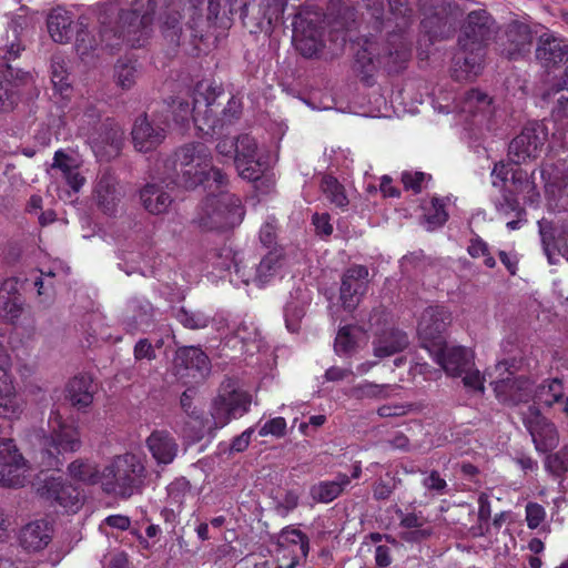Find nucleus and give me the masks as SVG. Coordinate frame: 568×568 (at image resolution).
<instances>
[{"mask_svg": "<svg viewBox=\"0 0 568 568\" xmlns=\"http://www.w3.org/2000/svg\"><path fill=\"white\" fill-rule=\"evenodd\" d=\"M497 212L504 216L507 217L511 213H515V215H525L524 210L519 206V203L507 195H504L500 201H498L496 204Z\"/></svg>", "mask_w": 568, "mask_h": 568, "instance_id": "0e129e2a", "label": "nucleus"}, {"mask_svg": "<svg viewBox=\"0 0 568 568\" xmlns=\"http://www.w3.org/2000/svg\"><path fill=\"white\" fill-rule=\"evenodd\" d=\"M511 183L514 191L518 194H525L530 201H534L538 194L535 192V184L529 180L528 173L519 168L514 169L511 173Z\"/></svg>", "mask_w": 568, "mask_h": 568, "instance_id": "3c124183", "label": "nucleus"}, {"mask_svg": "<svg viewBox=\"0 0 568 568\" xmlns=\"http://www.w3.org/2000/svg\"><path fill=\"white\" fill-rule=\"evenodd\" d=\"M244 214L237 196L221 192L205 199L200 207L197 223L206 230L232 229L242 223Z\"/></svg>", "mask_w": 568, "mask_h": 568, "instance_id": "6e6552de", "label": "nucleus"}, {"mask_svg": "<svg viewBox=\"0 0 568 568\" xmlns=\"http://www.w3.org/2000/svg\"><path fill=\"white\" fill-rule=\"evenodd\" d=\"M366 333L358 326L342 327L335 338V351L338 355L348 354L362 344L366 343Z\"/></svg>", "mask_w": 568, "mask_h": 568, "instance_id": "e433bc0d", "label": "nucleus"}, {"mask_svg": "<svg viewBox=\"0 0 568 568\" xmlns=\"http://www.w3.org/2000/svg\"><path fill=\"white\" fill-rule=\"evenodd\" d=\"M197 103L199 101H195V104L192 106L189 101L174 100L171 106L174 122L183 126L192 118L197 128L204 130V126L200 123L199 111L196 110Z\"/></svg>", "mask_w": 568, "mask_h": 568, "instance_id": "37998d69", "label": "nucleus"}, {"mask_svg": "<svg viewBox=\"0 0 568 568\" xmlns=\"http://www.w3.org/2000/svg\"><path fill=\"white\" fill-rule=\"evenodd\" d=\"M545 466L546 469L554 475L568 471V449H562L557 454L549 455L546 458Z\"/></svg>", "mask_w": 568, "mask_h": 568, "instance_id": "4d7b16f0", "label": "nucleus"}, {"mask_svg": "<svg viewBox=\"0 0 568 568\" xmlns=\"http://www.w3.org/2000/svg\"><path fill=\"white\" fill-rule=\"evenodd\" d=\"M349 484V476L339 473L333 480H323L312 486L311 496L316 501L328 504L336 499Z\"/></svg>", "mask_w": 568, "mask_h": 568, "instance_id": "c9c22d12", "label": "nucleus"}, {"mask_svg": "<svg viewBox=\"0 0 568 568\" xmlns=\"http://www.w3.org/2000/svg\"><path fill=\"white\" fill-rule=\"evenodd\" d=\"M490 18L485 11H473L468 14L459 38L460 51L456 54L453 77L458 81L476 78L483 69V43L490 38Z\"/></svg>", "mask_w": 568, "mask_h": 568, "instance_id": "20e7f679", "label": "nucleus"}, {"mask_svg": "<svg viewBox=\"0 0 568 568\" xmlns=\"http://www.w3.org/2000/svg\"><path fill=\"white\" fill-rule=\"evenodd\" d=\"M377 47V43L366 40L363 49L357 52L356 60L363 68L377 63L387 67L390 71H398L409 58V49L403 42L394 52L389 51L383 55L376 54Z\"/></svg>", "mask_w": 568, "mask_h": 568, "instance_id": "4be33fe9", "label": "nucleus"}, {"mask_svg": "<svg viewBox=\"0 0 568 568\" xmlns=\"http://www.w3.org/2000/svg\"><path fill=\"white\" fill-rule=\"evenodd\" d=\"M424 219L428 230H435L447 221L448 214L444 209V203L437 197H434L429 206L424 207Z\"/></svg>", "mask_w": 568, "mask_h": 568, "instance_id": "09e8293b", "label": "nucleus"}, {"mask_svg": "<svg viewBox=\"0 0 568 568\" xmlns=\"http://www.w3.org/2000/svg\"><path fill=\"white\" fill-rule=\"evenodd\" d=\"M145 477L146 469L140 456L118 455L102 470V490L109 495L129 498L140 491Z\"/></svg>", "mask_w": 568, "mask_h": 568, "instance_id": "39448f33", "label": "nucleus"}, {"mask_svg": "<svg viewBox=\"0 0 568 568\" xmlns=\"http://www.w3.org/2000/svg\"><path fill=\"white\" fill-rule=\"evenodd\" d=\"M536 58L546 67L557 65L568 59V45L552 34H542L536 50Z\"/></svg>", "mask_w": 568, "mask_h": 568, "instance_id": "2f4dec72", "label": "nucleus"}, {"mask_svg": "<svg viewBox=\"0 0 568 568\" xmlns=\"http://www.w3.org/2000/svg\"><path fill=\"white\" fill-rule=\"evenodd\" d=\"M22 313V305L18 296L12 295L6 301L0 300V316L14 323Z\"/></svg>", "mask_w": 568, "mask_h": 568, "instance_id": "5fc2aeb1", "label": "nucleus"}, {"mask_svg": "<svg viewBox=\"0 0 568 568\" xmlns=\"http://www.w3.org/2000/svg\"><path fill=\"white\" fill-rule=\"evenodd\" d=\"M132 313V321L136 328L149 326L153 317V307L149 301L142 297H134L128 304Z\"/></svg>", "mask_w": 568, "mask_h": 568, "instance_id": "c03bdc74", "label": "nucleus"}, {"mask_svg": "<svg viewBox=\"0 0 568 568\" xmlns=\"http://www.w3.org/2000/svg\"><path fill=\"white\" fill-rule=\"evenodd\" d=\"M163 0H136L131 10H124L119 14L116 27L108 28L106 18L116 11L114 3H105L100 14L102 29L100 32L101 41L106 47L113 49L121 44L131 48L143 47L153 33L154 16L159 2Z\"/></svg>", "mask_w": 568, "mask_h": 568, "instance_id": "f03ea898", "label": "nucleus"}, {"mask_svg": "<svg viewBox=\"0 0 568 568\" xmlns=\"http://www.w3.org/2000/svg\"><path fill=\"white\" fill-rule=\"evenodd\" d=\"M306 302L290 301L284 310V318L287 331L291 333L298 332L302 320L305 315Z\"/></svg>", "mask_w": 568, "mask_h": 568, "instance_id": "de8ad7c7", "label": "nucleus"}, {"mask_svg": "<svg viewBox=\"0 0 568 568\" xmlns=\"http://www.w3.org/2000/svg\"><path fill=\"white\" fill-rule=\"evenodd\" d=\"M252 396L246 390L236 388L233 383H223L217 396L213 399L211 415L217 427H223L232 418H239L250 410Z\"/></svg>", "mask_w": 568, "mask_h": 568, "instance_id": "9b49d317", "label": "nucleus"}, {"mask_svg": "<svg viewBox=\"0 0 568 568\" xmlns=\"http://www.w3.org/2000/svg\"><path fill=\"white\" fill-rule=\"evenodd\" d=\"M123 131L116 124L104 125L97 138H90L92 151L100 160H110L120 153Z\"/></svg>", "mask_w": 568, "mask_h": 568, "instance_id": "bb28decb", "label": "nucleus"}, {"mask_svg": "<svg viewBox=\"0 0 568 568\" xmlns=\"http://www.w3.org/2000/svg\"><path fill=\"white\" fill-rule=\"evenodd\" d=\"M490 104L491 100L485 93L471 90L466 93L454 111L464 115L466 121L479 125L490 115Z\"/></svg>", "mask_w": 568, "mask_h": 568, "instance_id": "a878e982", "label": "nucleus"}, {"mask_svg": "<svg viewBox=\"0 0 568 568\" xmlns=\"http://www.w3.org/2000/svg\"><path fill=\"white\" fill-rule=\"evenodd\" d=\"M429 179L430 176L423 172L405 171L402 174V182L405 189L412 190L415 193H419L429 181Z\"/></svg>", "mask_w": 568, "mask_h": 568, "instance_id": "13d9d810", "label": "nucleus"}, {"mask_svg": "<svg viewBox=\"0 0 568 568\" xmlns=\"http://www.w3.org/2000/svg\"><path fill=\"white\" fill-rule=\"evenodd\" d=\"M315 232L320 236H329L333 233V225L327 213H315L312 219Z\"/></svg>", "mask_w": 568, "mask_h": 568, "instance_id": "338daca9", "label": "nucleus"}, {"mask_svg": "<svg viewBox=\"0 0 568 568\" xmlns=\"http://www.w3.org/2000/svg\"><path fill=\"white\" fill-rule=\"evenodd\" d=\"M546 132L541 126H526L509 144L508 156L520 164L536 159L545 144Z\"/></svg>", "mask_w": 568, "mask_h": 568, "instance_id": "a211bd4d", "label": "nucleus"}, {"mask_svg": "<svg viewBox=\"0 0 568 568\" xmlns=\"http://www.w3.org/2000/svg\"><path fill=\"white\" fill-rule=\"evenodd\" d=\"M517 369L515 363L503 359L488 373L490 385L503 403L516 404L526 400L531 392V383L528 379L515 376Z\"/></svg>", "mask_w": 568, "mask_h": 568, "instance_id": "9d476101", "label": "nucleus"}, {"mask_svg": "<svg viewBox=\"0 0 568 568\" xmlns=\"http://www.w3.org/2000/svg\"><path fill=\"white\" fill-rule=\"evenodd\" d=\"M146 447L158 465L171 464L179 450L174 437L166 430H154L146 438Z\"/></svg>", "mask_w": 568, "mask_h": 568, "instance_id": "c85d7f7f", "label": "nucleus"}, {"mask_svg": "<svg viewBox=\"0 0 568 568\" xmlns=\"http://www.w3.org/2000/svg\"><path fill=\"white\" fill-rule=\"evenodd\" d=\"M293 42L306 58L316 55L323 47V31L316 14L300 13L293 21Z\"/></svg>", "mask_w": 568, "mask_h": 568, "instance_id": "dca6fc26", "label": "nucleus"}, {"mask_svg": "<svg viewBox=\"0 0 568 568\" xmlns=\"http://www.w3.org/2000/svg\"><path fill=\"white\" fill-rule=\"evenodd\" d=\"M507 38L514 45V48L508 49L506 52L503 51L509 59H517V57L529 52L532 36L528 28L523 24H511L507 31Z\"/></svg>", "mask_w": 568, "mask_h": 568, "instance_id": "4c0bfd02", "label": "nucleus"}, {"mask_svg": "<svg viewBox=\"0 0 568 568\" xmlns=\"http://www.w3.org/2000/svg\"><path fill=\"white\" fill-rule=\"evenodd\" d=\"M51 81L53 88L62 95L68 97L71 91V83L69 74L64 68V64L59 61L52 63V75Z\"/></svg>", "mask_w": 568, "mask_h": 568, "instance_id": "603ef678", "label": "nucleus"}, {"mask_svg": "<svg viewBox=\"0 0 568 568\" xmlns=\"http://www.w3.org/2000/svg\"><path fill=\"white\" fill-rule=\"evenodd\" d=\"M69 477L83 485L93 486L100 484L102 486V470L97 462L85 458H77L68 466Z\"/></svg>", "mask_w": 568, "mask_h": 568, "instance_id": "f704fd0d", "label": "nucleus"}, {"mask_svg": "<svg viewBox=\"0 0 568 568\" xmlns=\"http://www.w3.org/2000/svg\"><path fill=\"white\" fill-rule=\"evenodd\" d=\"M234 164L239 175L247 181L258 180L260 174L268 169L264 155L258 151L255 140L250 135H242L237 139Z\"/></svg>", "mask_w": 568, "mask_h": 568, "instance_id": "f3484780", "label": "nucleus"}, {"mask_svg": "<svg viewBox=\"0 0 568 568\" xmlns=\"http://www.w3.org/2000/svg\"><path fill=\"white\" fill-rule=\"evenodd\" d=\"M131 134L134 148L139 152H150L164 141L166 125H161L155 120L151 121L143 114L135 120Z\"/></svg>", "mask_w": 568, "mask_h": 568, "instance_id": "b1692460", "label": "nucleus"}, {"mask_svg": "<svg viewBox=\"0 0 568 568\" xmlns=\"http://www.w3.org/2000/svg\"><path fill=\"white\" fill-rule=\"evenodd\" d=\"M176 320L186 328L201 329L209 325L211 317L202 311L181 307L175 313Z\"/></svg>", "mask_w": 568, "mask_h": 568, "instance_id": "a18cd8bd", "label": "nucleus"}, {"mask_svg": "<svg viewBox=\"0 0 568 568\" xmlns=\"http://www.w3.org/2000/svg\"><path fill=\"white\" fill-rule=\"evenodd\" d=\"M286 425L284 417H274L261 426L258 435L262 437L270 435L274 437H283L286 433Z\"/></svg>", "mask_w": 568, "mask_h": 568, "instance_id": "bf43d9fd", "label": "nucleus"}, {"mask_svg": "<svg viewBox=\"0 0 568 568\" xmlns=\"http://www.w3.org/2000/svg\"><path fill=\"white\" fill-rule=\"evenodd\" d=\"M226 338V345L240 349L244 353L253 354L260 351L262 346V338L256 325L250 321L234 322L232 325V336Z\"/></svg>", "mask_w": 568, "mask_h": 568, "instance_id": "cd10ccee", "label": "nucleus"}, {"mask_svg": "<svg viewBox=\"0 0 568 568\" xmlns=\"http://www.w3.org/2000/svg\"><path fill=\"white\" fill-rule=\"evenodd\" d=\"M392 390V385L388 384H374L371 382H363L358 384L354 392L357 397H368V398H382L387 397Z\"/></svg>", "mask_w": 568, "mask_h": 568, "instance_id": "864d4df0", "label": "nucleus"}, {"mask_svg": "<svg viewBox=\"0 0 568 568\" xmlns=\"http://www.w3.org/2000/svg\"><path fill=\"white\" fill-rule=\"evenodd\" d=\"M48 426L49 435L41 438V458L44 467L53 469L61 465L60 455L78 452L82 443L78 425L64 419L57 409L50 412Z\"/></svg>", "mask_w": 568, "mask_h": 568, "instance_id": "423d86ee", "label": "nucleus"}, {"mask_svg": "<svg viewBox=\"0 0 568 568\" xmlns=\"http://www.w3.org/2000/svg\"><path fill=\"white\" fill-rule=\"evenodd\" d=\"M93 195L98 205L105 213L111 214L119 201V192L114 176L108 172L102 173L98 178Z\"/></svg>", "mask_w": 568, "mask_h": 568, "instance_id": "72a5a7b5", "label": "nucleus"}, {"mask_svg": "<svg viewBox=\"0 0 568 568\" xmlns=\"http://www.w3.org/2000/svg\"><path fill=\"white\" fill-rule=\"evenodd\" d=\"M468 253L473 257H484V264L487 267H494L496 265L495 258L490 255L489 248L486 242L480 237H474L467 248Z\"/></svg>", "mask_w": 568, "mask_h": 568, "instance_id": "6e6d98bb", "label": "nucleus"}, {"mask_svg": "<svg viewBox=\"0 0 568 568\" xmlns=\"http://www.w3.org/2000/svg\"><path fill=\"white\" fill-rule=\"evenodd\" d=\"M214 265L230 272V282L234 286L254 283L263 287L282 276L284 254L281 247H273L255 264L250 263L244 254L222 247L215 255Z\"/></svg>", "mask_w": 568, "mask_h": 568, "instance_id": "7ed1b4c3", "label": "nucleus"}, {"mask_svg": "<svg viewBox=\"0 0 568 568\" xmlns=\"http://www.w3.org/2000/svg\"><path fill=\"white\" fill-rule=\"evenodd\" d=\"M37 493L45 500L57 504L67 513H77L83 505L84 497L80 490L67 484L62 477H54L41 473L33 484Z\"/></svg>", "mask_w": 568, "mask_h": 568, "instance_id": "f8f14e48", "label": "nucleus"}, {"mask_svg": "<svg viewBox=\"0 0 568 568\" xmlns=\"http://www.w3.org/2000/svg\"><path fill=\"white\" fill-rule=\"evenodd\" d=\"M408 345L407 335L397 328H387L379 333L373 342L374 355L378 358L392 356Z\"/></svg>", "mask_w": 568, "mask_h": 568, "instance_id": "473e14b6", "label": "nucleus"}, {"mask_svg": "<svg viewBox=\"0 0 568 568\" xmlns=\"http://www.w3.org/2000/svg\"><path fill=\"white\" fill-rule=\"evenodd\" d=\"M30 478V467L12 439H0V486L22 487Z\"/></svg>", "mask_w": 568, "mask_h": 568, "instance_id": "4468645a", "label": "nucleus"}, {"mask_svg": "<svg viewBox=\"0 0 568 568\" xmlns=\"http://www.w3.org/2000/svg\"><path fill=\"white\" fill-rule=\"evenodd\" d=\"M174 367L180 377H192L203 379L210 372L207 355L194 346L180 348L174 358Z\"/></svg>", "mask_w": 568, "mask_h": 568, "instance_id": "5701e85b", "label": "nucleus"}, {"mask_svg": "<svg viewBox=\"0 0 568 568\" xmlns=\"http://www.w3.org/2000/svg\"><path fill=\"white\" fill-rule=\"evenodd\" d=\"M524 422L538 452L546 453L558 446L559 436L555 425L542 417L535 407H529Z\"/></svg>", "mask_w": 568, "mask_h": 568, "instance_id": "412c9836", "label": "nucleus"}, {"mask_svg": "<svg viewBox=\"0 0 568 568\" xmlns=\"http://www.w3.org/2000/svg\"><path fill=\"white\" fill-rule=\"evenodd\" d=\"M546 518L545 508L537 503L526 505V521L530 529L538 528Z\"/></svg>", "mask_w": 568, "mask_h": 568, "instance_id": "680f3d73", "label": "nucleus"}, {"mask_svg": "<svg viewBox=\"0 0 568 568\" xmlns=\"http://www.w3.org/2000/svg\"><path fill=\"white\" fill-rule=\"evenodd\" d=\"M50 172L54 179L62 180L68 186L67 189L58 186L59 199L73 203L77 200L75 195L85 183V178L80 171V161L75 156L58 150L54 153Z\"/></svg>", "mask_w": 568, "mask_h": 568, "instance_id": "ddd939ff", "label": "nucleus"}, {"mask_svg": "<svg viewBox=\"0 0 568 568\" xmlns=\"http://www.w3.org/2000/svg\"><path fill=\"white\" fill-rule=\"evenodd\" d=\"M308 550L306 535L295 528H284L277 538V555L282 559H288V562L280 564L278 568H295L301 559L306 558Z\"/></svg>", "mask_w": 568, "mask_h": 568, "instance_id": "aec40b11", "label": "nucleus"}, {"mask_svg": "<svg viewBox=\"0 0 568 568\" xmlns=\"http://www.w3.org/2000/svg\"><path fill=\"white\" fill-rule=\"evenodd\" d=\"M94 393L93 378L89 374L75 375L65 386L67 399L79 410L92 404Z\"/></svg>", "mask_w": 568, "mask_h": 568, "instance_id": "c756f323", "label": "nucleus"}, {"mask_svg": "<svg viewBox=\"0 0 568 568\" xmlns=\"http://www.w3.org/2000/svg\"><path fill=\"white\" fill-rule=\"evenodd\" d=\"M180 2H183V6L186 9V12L189 16L186 26L192 31H195L194 37H199L196 29L199 27L197 20L200 19L199 4L202 3V0H180Z\"/></svg>", "mask_w": 568, "mask_h": 568, "instance_id": "69168bd1", "label": "nucleus"}, {"mask_svg": "<svg viewBox=\"0 0 568 568\" xmlns=\"http://www.w3.org/2000/svg\"><path fill=\"white\" fill-rule=\"evenodd\" d=\"M276 231L277 225L274 219H267L260 230V242L263 246L267 247L268 251L273 247H278L276 245Z\"/></svg>", "mask_w": 568, "mask_h": 568, "instance_id": "052dcab7", "label": "nucleus"}, {"mask_svg": "<svg viewBox=\"0 0 568 568\" xmlns=\"http://www.w3.org/2000/svg\"><path fill=\"white\" fill-rule=\"evenodd\" d=\"M261 8L264 10V18L268 22L277 19L283 11V4L281 0H262Z\"/></svg>", "mask_w": 568, "mask_h": 568, "instance_id": "774afa93", "label": "nucleus"}, {"mask_svg": "<svg viewBox=\"0 0 568 568\" xmlns=\"http://www.w3.org/2000/svg\"><path fill=\"white\" fill-rule=\"evenodd\" d=\"M226 175L211 165L206 146L201 143L187 144L174 153L173 160H165L158 166L152 182L148 183L140 193L145 210L152 214H162L172 203L170 190L172 185L194 189L206 183L207 187L216 189L226 185Z\"/></svg>", "mask_w": 568, "mask_h": 568, "instance_id": "f257e3e1", "label": "nucleus"}, {"mask_svg": "<svg viewBox=\"0 0 568 568\" xmlns=\"http://www.w3.org/2000/svg\"><path fill=\"white\" fill-rule=\"evenodd\" d=\"M562 396V383L558 378L546 381L535 393L536 403L545 406L559 405Z\"/></svg>", "mask_w": 568, "mask_h": 568, "instance_id": "ea45409f", "label": "nucleus"}, {"mask_svg": "<svg viewBox=\"0 0 568 568\" xmlns=\"http://www.w3.org/2000/svg\"><path fill=\"white\" fill-rule=\"evenodd\" d=\"M176 3H170L160 16V29L163 36L172 42H178L182 28L180 27L181 14L175 10Z\"/></svg>", "mask_w": 568, "mask_h": 568, "instance_id": "a19ab883", "label": "nucleus"}, {"mask_svg": "<svg viewBox=\"0 0 568 568\" xmlns=\"http://www.w3.org/2000/svg\"><path fill=\"white\" fill-rule=\"evenodd\" d=\"M368 286V270L363 265H353L342 277L339 300L344 310L352 312L359 304Z\"/></svg>", "mask_w": 568, "mask_h": 568, "instance_id": "6ab92c4d", "label": "nucleus"}, {"mask_svg": "<svg viewBox=\"0 0 568 568\" xmlns=\"http://www.w3.org/2000/svg\"><path fill=\"white\" fill-rule=\"evenodd\" d=\"M237 8L239 0H209L207 20L213 21L222 28H227Z\"/></svg>", "mask_w": 568, "mask_h": 568, "instance_id": "58836bf2", "label": "nucleus"}, {"mask_svg": "<svg viewBox=\"0 0 568 568\" xmlns=\"http://www.w3.org/2000/svg\"><path fill=\"white\" fill-rule=\"evenodd\" d=\"M452 323V313L445 306H429L424 310L417 325L423 347L430 352L436 344H446L444 333Z\"/></svg>", "mask_w": 568, "mask_h": 568, "instance_id": "2eb2a0df", "label": "nucleus"}, {"mask_svg": "<svg viewBox=\"0 0 568 568\" xmlns=\"http://www.w3.org/2000/svg\"><path fill=\"white\" fill-rule=\"evenodd\" d=\"M400 525L409 530L402 534V538L406 541H419L430 535L428 528H423V518L415 514H406L400 519Z\"/></svg>", "mask_w": 568, "mask_h": 568, "instance_id": "79ce46f5", "label": "nucleus"}, {"mask_svg": "<svg viewBox=\"0 0 568 568\" xmlns=\"http://www.w3.org/2000/svg\"><path fill=\"white\" fill-rule=\"evenodd\" d=\"M434 361L449 376H463L464 386L468 392L483 394L485 377L478 369H474V353L464 346L448 345L447 343L430 348L428 352Z\"/></svg>", "mask_w": 568, "mask_h": 568, "instance_id": "0eeeda50", "label": "nucleus"}, {"mask_svg": "<svg viewBox=\"0 0 568 568\" xmlns=\"http://www.w3.org/2000/svg\"><path fill=\"white\" fill-rule=\"evenodd\" d=\"M47 27L51 39L57 43H67L77 33L75 49L81 57L88 54L95 47L94 41L90 39L84 29L83 21L74 22L71 12L65 9H53L48 16Z\"/></svg>", "mask_w": 568, "mask_h": 568, "instance_id": "1a4fd4ad", "label": "nucleus"}, {"mask_svg": "<svg viewBox=\"0 0 568 568\" xmlns=\"http://www.w3.org/2000/svg\"><path fill=\"white\" fill-rule=\"evenodd\" d=\"M423 486L434 495H443L446 493L447 483L438 471L433 470L423 478Z\"/></svg>", "mask_w": 568, "mask_h": 568, "instance_id": "e2e57ef3", "label": "nucleus"}, {"mask_svg": "<svg viewBox=\"0 0 568 568\" xmlns=\"http://www.w3.org/2000/svg\"><path fill=\"white\" fill-rule=\"evenodd\" d=\"M545 191L552 199L560 201V209L568 210V169L564 163L545 164L540 169Z\"/></svg>", "mask_w": 568, "mask_h": 568, "instance_id": "393cba45", "label": "nucleus"}, {"mask_svg": "<svg viewBox=\"0 0 568 568\" xmlns=\"http://www.w3.org/2000/svg\"><path fill=\"white\" fill-rule=\"evenodd\" d=\"M116 84L124 90L131 89L139 77V71L132 62H119L114 73Z\"/></svg>", "mask_w": 568, "mask_h": 568, "instance_id": "8fccbe9b", "label": "nucleus"}, {"mask_svg": "<svg viewBox=\"0 0 568 568\" xmlns=\"http://www.w3.org/2000/svg\"><path fill=\"white\" fill-rule=\"evenodd\" d=\"M52 527L45 520H34L27 524L20 531V545L28 551L44 549L52 539Z\"/></svg>", "mask_w": 568, "mask_h": 568, "instance_id": "7c9ffc66", "label": "nucleus"}, {"mask_svg": "<svg viewBox=\"0 0 568 568\" xmlns=\"http://www.w3.org/2000/svg\"><path fill=\"white\" fill-rule=\"evenodd\" d=\"M322 190L331 203L338 207H344L348 204V199L345 194L344 186L333 176H324L322 180Z\"/></svg>", "mask_w": 568, "mask_h": 568, "instance_id": "49530a36", "label": "nucleus"}]
</instances>
